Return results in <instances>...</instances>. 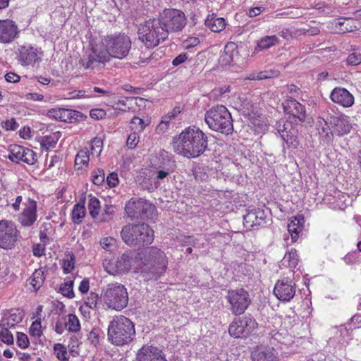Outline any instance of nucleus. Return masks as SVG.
Here are the masks:
<instances>
[{
    "instance_id": "obj_11",
    "label": "nucleus",
    "mask_w": 361,
    "mask_h": 361,
    "mask_svg": "<svg viewBox=\"0 0 361 361\" xmlns=\"http://www.w3.org/2000/svg\"><path fill=\"white\" fill-rule=\"evenodd\" d=\"M276 128L288 147L296 149L299 146L298 131L293 121L280 120L276 123Z\"/></svg>"
},
{
    "instance_id": "obj_4",
    "label": "nucleus",
    "mask_w": 361,
    "mask_h": 361,
    "mask_svg": "<svg viewBox=\"0 0 361 361\" xmlns=\"http://www.w3.org/2000/svg\"><path fill=\"white\" fill-rule=\"evenodd\" d=\"M107 336L114 345L122 346L129 344L135 336L134 324L125 316H115L109 324Z\"/></svg>"
},
{
    "instance_id": "obj_10",
    "label": "nucleus",
    "mask_w": 361,
    "mask_h": 361,
    "mask_svg": "<svg viewBox=\"0 0 361 361\" xmlns=\"http://www.w3.org/2000/svg\"><path fill=\"white\" fill-rule=\"evenodd\" d=\"M226 298L235 315L244 313L251 302L248 293L243 288L229 290Z\"/></svg>"
},
{
    "instance_id": "obj_40",
    "label": "nucleus",
    "mask_w": 361,
    "mask_h": 361,
    "mask_svg": "<svg viewBox=\"0 0 361 361\" xmlns=\"http://www.w3.org/2000/svg\"><path fill=\"white\" fill-rule=\"evenodd\" d=\"M44 279V271L38 269L32 274L30 283L35 290H37L43 285Z\"/></svg>"
},
{
    "instance_id": "obj_29",
    "label": "nucleus",
    "mask_w": 361,
    "mask_h": 361,
    "mask_svg": "<svg viewBox=\"0 0 361 361\" xmlns=\"http://www.w3.org/2000/svg\"><path fill=\"white\" fill-rule=\"evenodd\" d=\"M157 168L164 169L166 171H174L176 167V161L173 156L165 150H161L157 157Z\"/></svg>"
},
{
    "instance_id": "obj_7",
    "label": "nucleus",
    "mask_w": 361,
    "mask_h": 361,
    "mask_svg": "<svg viewBox=\"0 0 361 361\" xmlns=\"http://www.w3.org/2000/svg\"><path fill=\"white\" fill-rule=\"evenodd\" d=\"M106 305L111 309L121 310L128 303V293L125 286L118 283L107 285L103 295Z\"/></svg>"
},
{
    "instance_id": "obj_5",
    "label": "nucleus",
    "mask_w": 361,
    "mask_h": 361,
    "mask_svg": "<svg viewBox=\"0 0 361 361\" xmlns=\"http://www.w3.org/2000/svg\"><path fill=\"white\" fill-rule=\"evenodd\" d=\"M204 121L213 131L227 135L233 132L231 114L224 105H216L209 109L204 114Z\"/></svg>"
},
{
    "instance_id": "obj_42",
    "label": "nucleus",
    "mask_w": 361,
    "mask_h": 361,
    "mask_svg": "<svg viewBox=\"0 0 361 361\" xmlns=\"http://www.w3.org/2000/svg\"><path fill=\"white\" fill-rule=\"evenodd\" d=\"M130 124H131L130 128H131L132 130H134V131H136L138 133H142L144 130L145 128L147 126L148 123H145L144 121V120H142L140 117L135 116L131 119Z\"/></svg>"
},
{
    "instance_id": "obj_19",
    "label": "nucleus",
    "mask_w": 361,
    "mask_h": 361,
    "mask_svg": "<svg viewBox=\"0 0 361 361\" xmlns=\"http://www.w3.org/2000/svg\"><path fill=\"white\" fill-rule=\"evenodd\" d=\"M23 209L18 217V221L23 226L29 227L37 220V202L27 198L23 204Z\"/></svg>"
},
{
    "instance_id": "obj_26",
    "label": "nucleus",
    "mask_w": 361,
    "mask_h": 361,
    "mask_svg": "<svg viewBox=\"0 0 361 361\" xmlns=\"http://www.w3.org/2000/svg\"><path fill=\"white\" fill-rule=\"evenodd\" d=\"M137 245H147L154 240V231L146 224H137Z\"/></svg>"
},
{
    "instance_id": "obj_57",
    "label": "nucleus",
    "mask_w": 361,
    "mask_h": 361,
    "mask_svg": "<svg viewBox=\"0 0 361 361\" xmlns=\"http://www.w3.org/2000/svg\"><path fill=\"white\" fill-rule=\"evenodd\" d=\"M265 10V7L263 6H255L252 8H250L247 11V14L249 17L253 18L259 16Z\"/></svg>"
},
{
    "instance_id": "obj_33",
    "label": "nucleus",
    "mask_w": 361,
    "mask_h": 361,
    "mask_svg": "<svg viewBox=\"0 0 361 361\" xmlns=\"http://www.w3.org/2000/svg\"><path fill=\"white\" fill-rule=\"evenodd\" d=\"M86 215V208L85 207V200H80L76 203L71 212V219L74 224H80Z\"/></svg>"
},
{
    "instance_id": "obj_27",
    "label": "nucleus",
    "mask_w": 361,
    "mask_h": 361,
    "mask_svg": "<svg viewBox=\"0 0 361 361\" xmlns=\"http://www.w3.org/2000/svg\"><path fill=\"white\" fill-rule=\"evenodd\" d=\"M305 218L302 215H298L290 220L288 224V232L290 235L291 243L298 240L300 233L304 228Z\"/></svg>"
},
{
    "instance_id": "obj_25",
    "label": "nucleus",
    "mask_w": 361,
    "mask_h": 361,
    "mask_svg": "<svg viewBox=\"0 0 361 361\" xmlns=\"http://www.w3.org/2000/svg\"><path fill=\"white\" fill-rule=\"evenodd\" d=\"M24 317L22 310L19 309L11 310L4 314L0 322V328L11 329L20 323Z\"/></svg>"
},
{
    "instance_id": "obj_53",
    "label": "nucleus",
    "mask_w": 361,
    "mask_h": 361,
    "mask_svg": "<svg viewBox=\"0 0 361 361\" xmlns=\"http://www.w3.org/2000/svg\"><path fill=\"white\" fill-rule=\"evenodd\" d=\"M104 181V172L102 169H97L92 174V182L97 185H102Z\"/></svg>"
},
{
    "instance_id": "obj_17",
    "label": "nucleus",
    "mask_w": 361,
    "mask_h": 361,
    "mask_svg": "<svg viewBox=\"0 0 361 361\" xmlns=\"http://www.w3.org/2000/svg\"><path fill=\"white\" fill-rule=\"evenodd\" d=\"M6 157L16 164L23 161L32 165L37 161L36 154L33 150L18 145H11L8 147V154Z\"/></svg>"
},
{
    "instance_id": "obj_14",
    "label": "nucleus",
    "mask_w": 361,
    "mask_h": 361,
    "mask_svg": "<svg viewBox=\"0 0 361 361\" xmlns=\"http://www.w3.org/2000/svg\"><path fill=\"white\" fill-rule=\"evenodd\" d=\"M296 285L290 276L281 277L274 286V293L283 302H290L295 296Z\"/></svg>"
},
{
    "instance_id": "obj_46",
    "label": "nucleus",
    "mask_w": 361,
    "mask_h": 361,
    "mask_svg": "<svg viewBox=\"0 0 361 361\" xmlns=\"http://www.w3.org/2000/svg\"><path fill=\"white\" fill-rule=\"evenodd\" d=\"M58 138L55 134L45 135L42 137L41 145L47 149L54 148L57 142Z\"/></svg>"
},
{
    "instance_id": "obj_39",
    "label": "nucleus",
    "mask_w": 361,
    "mask_h": 361,
    "mask_svg": "<svg viewBox=\"0 0 361 361\" xmlns=\"http://www.w3.org/2000/svg\"><path fill=\"white\" fill-rule=\"evenodd\" d=\"M90 156L87 149H82L80 150L75 158V164L80 169L82 166L88 165Z\"/></svg>"
},
{
    "instance_id": "obj_51",
    "label": "nucleus",
    "mask_w": 361,
    "mask_h": 361,
    "mask_svg": "<svg viewBox=\"0 0 361 361\" xmlns=\"http://www.w3.org/2000/svg\"><path fill=\"white\" fill-rule=\"evenodd\" d=\"M17 345L22 349L27 348L30 345V341L27 336L21 332H17L16 338Z\"/></svg>"
},
{
    "instance_id": "obj_34",
    "label": "nucleus",
    "mask_w": 361,
    "mask_h": 361,
    "mask_svg": "<svg viewBox=\"0 0 361 361\" xmlns=\"http://www.w3.org/2000/svg\"><path fill=\"white\" fill-rule=\"evenodd\" d=\"M49 116L54 117L56 120L63 122H71V120L74 114L70 109H58L50 111Z\"/></svg>"
},
{
    "instance_id": "obj_50",
    "label": "nucleus",
    "mask_w": 361,
    "mask_h": 361,
    "mask_svg": "<svg viewBox=\"0 0 361 361\" xmlns=\"http://www.w3.org/2000/svg\"><path fill=\"white\" fill-rule=\"evenodd\" d=\"M140 133L134 131L130 133L127 139L126 145L130 149H134L140 141V137L138 135Z\"/></svg>"
},
{
    "instance_id": "obj_45",
    "label": "nucleus",
    "mask_w": 361,
    "mask_h": 361,
    "mask_svg": "<svg viewBox=\"0 0 361 361\" xmlns=\"http://www.w3.org/2000/svg\"><path fill=\"white\" fill-rule=\"evenodd\" d=\"M0 341L6 344L11 345L14 342L13 334L9 331L8 328H1Z\"/></svg>"
},
{
    "instance_id": "obj_37",
    "label": "nucleus",
    "mask_w": 361,
    "mask_h": 361,
    "mask_svg": "<svg viewBox=\"0 0 361 361\" xmlns=\"http://www.w3.org/2000/svg\"><path fill=\"white\" fill-rule=\"evenodd\" d=\"M87 207L90 216L93 219L97 218L101 209V205L99 199L94 196H92V195H89Z\"/></svg>"
},
{
    "instance_id": "obj_54",
    "label": "nucleus",
    "mask_w": 361,
    "mask_h": 361,
    "mask_svg": "<svg viewBox=\"0 0 361 361\" xmlns=\"http://www.w3.org/2000/svg\"><path fill=\"white\" fill-rule=\"evenodd\" d=\"M346 63L349 66H357L361 63V54L357 52L350 54L346 59Z\"/></svg>"
},
{
    "instance_id": "obj_60",
    "label": "nucleus",
    "mask_w": 361,
    "mask_h": 361,
    "mask_svg": "<svg viewBox=\"0 0 361 361\" xmlns=\"http://www.w3.org/2000/svg\"><path fill=\"white\" fill-rule=\"evenodd\" d=\"M349 329H359L361 327V314H355L350 319L348 324Z\"/></svg>"
},
{
    "instance_id": "obj_15",
    "label": "nucleus",
    "mask_w": 361,
    "mask_h": 361,
    "mask_svg": "<svg viewBox=\"0 0 361 361\" xmlns=\"http://www.w3.org/2000/svg\"><path fill=\"white\" fill-rule=\"evenodd\" d=\"M42 55L43 52L40 48L35 45L26 44L18 47L17 59L21 66H33L41 60Z\"/></svg>"
},
{
    "instance_id": "obj_36",
    "label": "nucleus",
    "mask_w": 361,
    "mask_h": 361,
    "mask_svg": "<svg viewBox=\"0 0 361 361\" xmlns=\"http://www.w3.org/2000/svg\"><path fill=\"white\" fill-rule=\"evenodd\" d=\"M279 43V39L276 35L265 36L257 41V47L260 49H267Z\"/></svg>"
},
{
    "instance_id": "obj_56",
    "label": "nucleus",
    "mask_w": 361,
    "mask_h": 361,
    "mask_svg": "<svg viewBox=\"0 0 361 361\" xmlns=\"http://www.w3.org/2000/svg\"><path fill=\"white\" fill-rule=\"evenodd\" d=\"M1 126L6 130H15L18 127V124L14 118L3 121Z\"/></svg>"
},
{
    "instance_id": "obj_18",
    "label": "nucleus",
    "mask_w": 361,
    "mask_h": 361,
    "mask_svg": "<svg viewBox=\"0 0 361 361\" xmlns=\"http://www.w3.org/2000/svg\"><path fill=\"white\" fill-rule=\"evenodd\" d=\"M327 119L333 133L339 137L348 134L352 129L353 126L350 123L349 118L343 114H331Z\"/></svg>"
},
{
    "instance_id": "obj_64",
    "label": "nucleus",
    "mask_w": 361,
    "mask_h": 361,
    "mask_svg": "<svg viewBox=\"0 0 361 361\" xmlns=\"http://www.w3.org/2000/svg\"><path fill=\"white\" fill-rule=\"evenodd\" d=\"M106 181L110 187H115L118 183L117 174L116 173H110L106 178Z\"/></svg>"
},
{
    "instance_id": "obj_59",
    "label": "nucleus",
    "mask_w": 361,
    "mask_h": 361,
    "mask_svg": "<svg viewBox=\"0 0 361 361\" xmlns=\"http://www.w3.org/2000/svg\"><path fill=\"white\" fill-rule=\"evenodd\" d=\"M96 306V302H85L83 305H82L80 308V311L83 314L85 317H90V309L92 308V307Z\"/></svg>"
},
{
    "instance_id": "obj_21",
    "label": "nucleus",
    "mask_w": 361,
    "mask_h": 361,
    "mask_svg": "<svg viewBox=\"0 0 361 361\" xmlns=\"http://www.w3.org/2000/svg\"><path fill=\"white\" fill-rule=\"evenodd\" d=\"M137 361H166L162 350L152 345L142 346L136 354Z\"/></svg>"
},
{
    "instance_id": "obj_52",
    "label": "nucleus",
    "mask_w": 361,
    "mask_h": 361,
    "mask_svg": "<svg viewBox=\"0 0 361 361\" xmlns=\"http://www.w3.org/2000/svg\"><path fill=\"white\" fill-rule=\"evenodd\" d=\"M172 118H173L171 117L170 114H167L163 116L160 123L157 128V130L164 133L169 128L170 121Z\"/></svg>"
},
{
    "instance_id": "obj_3",
    "label": "nucleus",
    "mask_w": 361,
    "mask_h": 361,
    "mask_svg": "<svg viewBox=\"0 0 361 361\" xmlns=\"http://www.w3.org/2000/svg\"><path fill=\"white\" fill-rule=\"evenodd\" d=\"M174 151L187 158L201 156L208 147V136L198 127L191 126L183 130L173 141Z\"/></svg>"
},
{
    "instance_id": "obj_30",
    "label": "nucleus",
    "mask_w": 361,
    "mask_h": 361,
    "mask_svg": "<svg viewBox=\"0 0 361 361\" xmlns=\"http://www.w3.org/2000/svg\"><path fill=\"white\" fill-rule=\"evenodd\" d=\"M299 262V257L296 250L291 249L290 251L286 252L281 261V267L289 268L291 271L292 277L294 275V269L296 268Z\"/></svg>"
},
{
    "instance_id": "obj_31",
    "label": "nucleus",
    "mask_w": 361,
    "mask_h": 361,
    "mask_svg": "<svg viewBox=\"0 0 361 361\" xmlns=\"http://www.w3.org/2000/svg\"><path fill=\"white\" fill-rule=\"evenodd\" d=\"M137 224H128L125 226L121 231L122 240L128 245H137V233L135 231Z\"/></svg>"
},
{
    "instance_id": "obj_38",
    "label": "nucleus",
    "mask_w": 361,
    "mask_h": 361,
    "mask_svg": "<svg viewBox=\"0 0 361 361\" xmlns=\"http://www.w3.org/2000/svg\"><path fill=\"white\" fill-rule=\"evenodd\" d=\"M66 328L68 331L77 333L80 330V324L78 318L73 314H68L65 317Z\"/></svg>"
},
{
    "instance_id": "obj_43",
    "label": "nucleus",
    "mask_w": 361,
    "mask_h": 361,
    "mask_svg": "<svg viewBox=\"0 0 361 361\" xmlns=\"http://www.w3.org/2000/svg\"><path fill=\"white\" fill-rule=\"evenodd\" d=\"M75 267V257L73 254L66 256L63 259L62 268L64 274L71 273Z\"/></svg>"
},
{
    "instance_id": "obj_16",
    "label": "nucleus",
    "mask_w": 361,
    "mask_h": 361,
    "mask_svg": "<svg viewBox=\"0 0 361 361\" xmlns=\"http://www.w3.org/2000/svg\"><path fill=\"white\" fill-rule=\"evenodd\" d=\"M132 257L129 253H124L121 256L103 263L104 268L111 275H121L128 272L131 267Z\"/></svg>"
},
{
    "instance_id": "obj_8",
    "label": "nucleus",
    "mask_w": 361,
    "mask_h": 361,
    "mask_svg": "<svg viewBox=\"0 0 361 361\" xmlns=\"http://www.w3.org/2000/svg\"><path fill=\"white\" fill-rule=\"evenodd\" d=\"M127 216L131 219H152L156 215V207L149 201L131 198L125 206Z\"/></svg>"
},
{
    "instance_id": "obj_2",
    "label": "nucleus",
    "mask_w": 361,
    "mask_h": 361,
    "mask_svg": "<svg viewBox=\"0 0 361 361\" xmlns=\"http://www.w3.org/2000/svg\"><path fill=\"white\" fill-rule=\"evenodd\" d=\"M136 272L145 281L159 279L166 271L168 258L164 251L157 247H148L135 257Z\"/></svg>"
},
{
    "instance_id": "obj_49",
    "label": "nucleus",
    "mask_w": 361,
    "mask_h": 361,
    "mask_svg": "<svg viewBox=\"0 0 361 361\" xmlns=\"http://www.w3.org/2000/svg\"><path fill=\"white\" fill-rule=\"evenodd\" d=\"M116 239L112 237H104L100 240V245L105 250L111 251L116 246Z\"/></svg>"
},
{
    "instance_id": "obj_32",
    "label": "nucleus",
    "mask_w": 361,
    "mask_h": 361,
    "mask_svg": "<svg viewBox=\"0 0 361 361\" xmlns=\"http://www.w3.org/2000/svg\"><path fill=\"white\" fill-rule=\"evenodd\" d=\"M205 25L214 32H219L224 30L226 20L224 18L218 17L216 14L209 15L205 20Z\"/></svg>"
},
{
    "instance_id": "obj_61",
    "label": "nucleus",
    "mask_w": 361,
    "mask_h": 361,
    "mask_svg": "<svg viewBox=\"0 0 361 361\" xmlns=\"http://www.w3.org/2000/svg\"><path fill=\"white\" fill-rule=\"evenodd\" d=\"M99 329L94 328L87 335L88 340L94 345L98 343Z\"/></svg>"
},
{
    "instance_id": "obj_41",
    "label": "nucleus",
    "mask_w": 361,
    "mask_h": 361,
    "mask_svg": "<svg viewBox=\"0 0 361 361\" xmlns=\"http://www.w3.org/2000/svg\"><path fill=\"white\" fill-rule=\"evenodd\" d=\"M59 292L68 298H73L75 295L73 292V281L68 280L63 283L60 286Z\"/></svg>"
},
{
    "instance_id": "obj_62",
    "label": "nucleus",
    "mask_w": 361,
    "mask_h": 361,
    "mask_svg": "<svg viewBox=\"0 0 361 361\" xmlns=\"http://www.w3.org/2000/svg\"><path fill=\"white\" fill-rule=\"evenodd\" d=\"M45 247L42 244H35L32 247V253L35 257H42L44 255Z\"/></svg>"
},
{
    "instance_id": "obj_6",
    "label": "nucleus",
    "mask_w": 361,
    "mask_h": 361,
    "mask_svg": "<svg viewBox=\"0 0 361 361\" xmlns=\"http://www.w3.org/2000/svg\"><path fill=\"white\" fill-rule=\"evenodd\" d=\"M139 40L147 48L153 49L165 41L167 32L157 20H149L140 24L137 30Z\"/></svg>"
},
{
    "instance_id": "obj_24",
    "label": "nucleus",
    "mask_w": 361,
    "mask_h": 361,
    "mask_svg": "<svg viewBox=\"0 0 361 361\" xmlns=\"http://www.w3.org/2000/svg\"><path fill=\"white\" fill-rule=\"evenodd\" d=\"M330 98L333 102L343 107H350L354 104L353 95L343 87H335L331 92Z\"/></svg>"
},
{
    "instance_id": "obj_9",
    "label": "nucleus",
    "mask_w": 361,
    "mask_h": 361,
    "mask_svg": "<svg viewBox=\"0 0 361 361\" xmlns=\"http://www.w3.org/2000/svg\"><path fill=\"white\" fill-rule=\"evenodd\" d=\"M158 20L167 32L178 33L183 30L186 25L185 13L180 10L166 8L159 13Z\"/></svg>"
},
{
    "instance_id": "obj_55",
    "label": "nucleus",
    "mask_w": 361,
    "mask_h": 361,
    "mask_svg": "<svg viewBox=\"0 0 361 361\" xmlns=\"http://www.w3.org/2000/svg\"><path fill=\"white\" fill-rule=\"evenodd\" d=\"M318 130L319 133H326L328 136L329 133H331V128L329 127L328 123L329 121H325L324 118H321L318 121Z\"/></svg>"
},
{
    "instance_id": "obj_58",
    "label": "nucleus",
    "mask_w": 361,
    "mask_h": 361,
    "mask_svg": "<svg viewBox=\"0 0 361 361\" xmlns=\"http://www.w3.org/2000/svg\"><path fill=\"white\" fill-rule=\"evenodd\" d=\"M67 329L65 317L63 319L56 321L54 326V331L58 334H62Z\"/></svg>"
},
{
    "instance_id": "obj_22",
    "label": "nucleus",
    "mask_w": 361,
    "mask_h": 361,
    "mask_svg": "<svg viewBox=\"0 0 361 361\" xmlns=\"http://www.w3.org/2000/svg\"><path fill=\"white\" fill-rule=\"evenodd\" d=\"M283 106L284 112L286 114L292 116L295 121L298 120L302 122L305 119V106L299 103L296 99L290 97L288 98L283 103Z\"/></svg>"
},
{
    "instance_id": "obj_35",
    "label": "nucleus",
    "mask_w": 361,
    "mask_h": 361,
    "mask_svg": "<svg viewBox=\"0 0 361 361\" xmlns=\"http://www.w3.org/2000/svg\"><path fill=\"white\" fill-rule=\"evenodd\" d=\"M348 199V197L345 194L342 193L341 191H334V195L333 198L331 199L328 197L326 195V200L331 202L334 200L331 203L334 204V208H338L339 209H344L347 205L346 200Z\"/></svg>"
},
{
    "instance_id": "obj_13",
    "label": "nucleus",
    "mask_w": 361,
    "mask_h": 361,
    "mask_svg": "<svg viewBox=\"0 0 361 361\" xmlns=\"http://www.w3.org/2000/svg\"><path fill=\"white\" fill-rule=\"evenodd\" d=\"M18 231L11 221H0V247L8 250L15 246L18 240Z\"/></svg>"
},
{
    "instance_id": "obj_44",
    "label": "nucleus",
    "mask_w": 361,
    "mask_h": 361,
    "mask_svg": "<svg viewBox=\"0 0 361 361\" xmlns=\"http://www.w3.org/2000/svg\"><path fill=\"white\" fill-rule=\"evenodd\" d=\"M54 351L56 357L62 361L68 360V352L66 348L61 344L56 343L54 345Z\"/></svg>"
},
{
    "instance_id": "obj_1",
    "label": "nucleus",
    "mask_w": 361,
    "mask_h": 361,
    "mask_svg": "<svg viewBox=\"0 0 361 361\" xmlns=\"http://www.w3.org/2000/svg\"><path fill=\"white\" fill-rule=\"evenodd\" d=\"M130 37L124 33H115L102 37L92 46L90 52L80 60V65L85 70L99 71L111 59L122 60L128 56L131 49Z\"/></svg>"
},
{
    "instance_id": "obj_28",
    "label": "nucleus",
    "mask_w": 361,
    "mask_h": 361,
    "mask_svg": "<svg viewBox=\"0 0 361 361\" xmlns=\"http://www.w3.org/2000/svg\"><path fill=\"white\" fill-rule=\"evenodd\" d=\"M252 361H276L277 353L273 348L257 347L252 353Z\"/></svg>"
},
{
    "instance_id": "obj_12",
    "label": "nucleus",
    "mask_w": 361,
    "mask_h": 361,
    "mask_svg": "<svg viewBox=\"0 0 361 361\" xmlns=\"http://www.w3.org/2000/svg\"><path fill=\"white\" fill-rule=\"evenodd\" d=\"M257 327L255 319L245 316L235 319L229 326L228 332L235 338L247 337Z\"/></svg>"
},
{
    "instance_id": "obj_20",
    "label": "nucleus",
    "mask_w": 361,
    "mask_h": 361,
    "mask_svg": "<svg viewBox=\"0 0 361 361\" xmlns=\"http://www.w3.org/2000/svg\"><path fill=\"white\" fill-rule=\"evenodd\" d=\"M19 30L16 23L9 19L0 20V43L9 44L18 35Z\"/></svg>"
},
{
    "instance_id": "obj_48",
    "label": "nucleus",
    "mask_w": 361,
    "mask_h": 361,
    "mask_svg": "<svg viewBox=\"0 0 361 361\" xmlns=\"http://www.w3.org/2000/svg\"><path fill=\"white\" fill-rule=\"evenodd\" d=\"M30 334L32 336L39 338L42 334V325L40 320H35L30 327Z\"/></svg>"
},
{
    "instance_id": "obj_63",
    "label": "nucleus",
    "mask_w": 361,
    "mask_h": 361,
    "mask_svg": "<svg viewBox=\"0 0 361 361\" xmlns=\"http://www.w3.org/2000/svg\"><path fill=\"white\" fill-rule=\"evenodd\" d=\"M90 115L92 118L101 119L105 117L106 112L102 109H95L90 111Z\"/></svg>"
},
{
    "instance_id": "obj_23",
    "label": "nucleus",
    "mask_w": 361,
    "mask_h": 361,
    "mask_svg": "<svg viewBox=\"0 0 361 361\" xmlns=\"http://www.w3.org/2000/svg\"><path fill=\"white\" fill-rule=\"evenodd\" d=\"M266 214L264 210L260 209H249L244 215V226L250 229L255 226H263L266 224Z\"/></svg>"
},
{
    "instance_id": "obj_47",
    "label": "nucleus",
    "mask_w": 361,
    "mask_h": 361,
    "mask_svg": "<svg viewBox=\"0 0 361 361\" xmlns=\"http://www.w3.org/2000/svg\"><path fill=\"white\" fill-rule=\"evenodd\" d=\"M103 146V142L100 138L94 137L91 142V154L93 156L100 155Z\"/></svg>"
}]
</instances>
